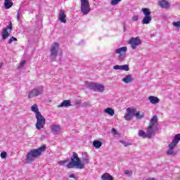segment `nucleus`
<instances>
[{"label": "nucleus", "mask_w": 180, "mask_h": 180, "mask_svg": "<svg viewBox=\"0 0 180 180\" xmlns=\"http://www.w3.org/2000/svg\"><path fill=\"white\" fill-rule=\"evenodd\" d=\"M13 29V27L12 26V21H9V25L2 30L1 37L3 40H6V39L11 36V32H12Z\"/></svg>", "instance_id": "1a4fd4ad"}, {"label": "nucleus", "mask_w": 180, "mask_h": 180, "mask_svg": "<svg viewBox=\"0 0 180 180\" xmlns=\"http://www.w3.org/2000/svg\"><path fill=\"white\" fill-rule=\"evenodd\" d=\"M124 174L127 175V176H131V175H133V172L130 170H125L124 171Z\"/></svg>", "instance_id": "2f4dec72"}, {"label": "nucleus", "mask_w": 180, "mask_h": 180, "mask_svg": "<svg viewBox=\"0 0 180 180\" xmlns=\"http://www.w3.org/2000/svg\"><path fill=\"white\" fill-rule=\"evenodd\" d=\"M111 131L114 134H117V131H116V129L112 128L111 129Z\"/></svg>", "instance_id": "a19ab883"}, {"label": "nucleus", "mask_w": 180, "mask_h": 180, "mask_svg": "<svg viewBox=\"0 0 180 180\" xmlns=\"http://www.w3.org/2000/svg\"><path fill=\"white\" fill-rule=\"evenodd\" d=\"M136 112L137 109L128 108L127 109V113L124 115L125 120H127L128 122H129V120H131V119H133V117L136 116Z\"/></svg>", "instance_id": "f8f14e48"}, {"label": "nucleus", "mask_w": 180, "mask_h": 180, "mask_svg": "<svg viewBox=\"0 0 180 180\" xmlns=\"http://www.w3.org/2000/svg\"><path fill=\"white\" fill-rule=\"evenodd\" d=\"M128 43L130 44V47L132 50H136L139 46L141 45V39L139 37H131Z\"/></svg>", "instance_id": "9b49d317"}, {"label": "nucleus", "mask_w": 180, "mask_h": 180, "mask_svg": "<svg viewBox=\"0 0 180 180\" xmlns=\"http://www.w3.org/2000/svg\"><path fill=\"white\" fill-rule=\"evenodd\" d=\"M139 137H142L143 139H148V136H147V132L143 130L139 131Z\"/></svg>", "instance_id": "c85d7f7f"}, {"label": "nucleus", "mask_w": 180, "mask_h": 180, "mask_svg": "<svg viewBox=\"0 0 180 180\" xmlns=\"http://www.w3.org/2000/svg\"><path fill=\"white\" fill-rule=\"evenodd\" d=\"M37 119V123L35 124L36 129L37 130H41L46 125V118L41 115V114H38V115H35Z\"/></svg>", "instance_id": "39448f33"}, {"label": "nucleus", "mask_w": 180, "mask_h": 180, "mask_svg": "<svg viewBox=\"0 0 180 180\" xmlns=\"http://www.w3.org/2000/svg\"><path fill=\"white\" fill-rule=\"evenodd\" d=\"M69 106H72L71 101L70 100H64L58 108H69Z\"/></svg>", "instance_id": "f3484780"}, {"label": "nucleus", "mask_w": 180, "mask_h": 180, "mask_svg": "<svg viewBox=\"0 0 180 180\" xmlns=\"http://www.w3.org/2000/svg\"><path fill=\"white\" fill-rule=\"evenodd\" d=\"M25 64H26V60H22L21 63H20L18 67V70L22 69V68L24 67Z\"/></svg>", "instance_id": "72a5a7b5"}, {"label": "nucleus", "mask_w": 180, "mask_h": 180, "mask_svg": "<svg viewBox=\"0 0 180 180\" xmlns=\"http://www.w3.org/2000/svg\"><path fill=\"white\" fill-rule=\"evenodd\" d=\"M68 162V160H61L58 162L59 165H64V164H67Z\"/></svg>", "instance_id": "c9c22d12"}, {"label": "nucleus", "mask_w": 180, "mask_h": 180, "mask_svg": "<svg viewBox=\"0 0 180 180\" xmlns=\"http://www.w3.org/2000/svg\"><path fill=\"white\" fill-rule=\"evenodd\" d=\"M19 19H20V8H19L17 13V20H19Z\"/></svg>", "instance_id": "58836bf2"}, {"label": "nucleus", "mask_w": 180, "mask_h": 180, "mask_svg": "<svg viewBox=\"0 0 180 180\" xmlns=\"http://www.w3.org/2000/svg\"><path fill=\"white\" fill-rule=\"evenodd\" d=\"M104 112L110 116H115V110L112 108H107L104 110Z\"/></svg>", "instance_id": "393cba45"}, {"label": "nucleus", "mask_w": 180, "mask_h": 180, "mask_svg": "<svg viewBox=\"0 0 180 180\" xmlns=\"http://www.w3.org/2000/svg\"><path fill=\"white\" fill-rule=\"evenodd\" d=\"M75 105H76V106H79V105H80V106H81V105H82V103L81 101H77L75 103Z\"/></svg>", "instance_id": "ea45409f"}, {"label": "nucleus", "mask_w": 180, "mask_h": 180, "mask_svg": "<svg viewBox=\"0 0 180 180\" xmlns=\"http://www.w3.org/2000/svg\"><path fill=\"white\" fill-rule=\"evenodd\" d=\"M91 105V103L89 101L84 102L81 104L82 108H86L87 106H89Z\"/></svg>", "instance_id": "7c9ffc66"}, {"label": "nucleus", "mask_w": 180, "mask_h": 180, "mask_svg": "<svg viewBox=\"0 0 180 180\" xmlns=\"http://www.w3.org/2000/svg\"><path fill=\"white\" fill-rule=\"evenodd\" d=\"M58 50H60L58 43L57 42L53 43L50 50L51 60H56V58H57V56L58 54Z\"/></svg>", "instance_id": "6e6552de"}, {"label": "nucleus", "mask_w": 180, "mask_h": 180, "mask_svg": "<svg viewBox=\"0 0 180 180\" xmlns=\"http://www.w3.org/2000/svg\"><path fill=\"white\" fill-rule=\"evenodd\" d=\"M122 2V0H111L110 5L112 6H116V5H119Z\"/></svg>", "instance_id": "c756f323"}, {"label": "nucleus", "mask_w": 180, "mask_h": 180, "mask_svg": "<svg viewBox=\"0 0 180 180\" xmlns=\"http://www.w3.org/2000/svg\"><path fill=\"white\" fill-rule=\"evenodd\" d=\"M13 41H18V39L15 37H12L8 40V44H11Z\"/></svg>", "instance_id": "473e14b6"}, {"label": "nucleus", "mask_w": 180, "mask_h": 180, "mask_svg": "<svg viewBox=\"0 0 180 180\" xmlns=\"http://www.w3.org/2000/svg\"><path fill=\"white\" fill-rule=\"evenodd\" d=\"M67 15H65V11L64 10H60L58 19L61 23H67Z\"/></svg>", "instance_id": "4468645a"}, {"label": "nucleus", "mask_w": 180, "mask_h": 180, "mask_svg": "<svg viewBox=\"0 0 180 180\" xmlns=\"http://www.w3.org/2000/svg\"><path fill=\"white\" fill-rule=\"evenodd\" d=\"M13 6V2L11 0H4V8L11 9Z\"/></svg>", "instance_id": "4be33fe9"}, {"label": "nucleus", "mask_w": 180, "mask_h": 180, "mask_svg": "<svg viewBox=\"0 0 180 180\" xmlns=\"http://www.w3.org/2000/svg\"><path fill=\"white\" fill-rule=\"evenodd\" d=\"M124 146H125V147H127V144H124Z\"/></svg>", "instance_id": "de8ad7c7"}, {"label": "nucleus", "mask_w": 180, "mask_h": 180, "mask_svg": "<svg viewBox=\"0 0 180 180\" xmlns=\"http://www.w3.org/2000/svg\"><path fill=\"white\" fill-rule=\"evenodd\" d=\"M139 15H134L132 17V20H134V22H137V20H139Z\"/></svg>", "instance_id": "e433bc0d"}, {"label": "nucleus", "mask_w": 180, "mask_h": 180, "mask_svg": "<svg viewBox=\"0 0 180 180\" xmlns=\"http://www.w3.org/2000/svg\"><path fill=\"white\" fill-rule=\"evenodd\" d=\"M127 52V46H122L121 48L117 49L115 51V54H119L118 60L120 62L124 61V58H126Z\"/></svg>", "instance_id": "423d86ee"}, {"label": "nucleus", "mask_w": 180, "mask_h": 180, "mask_svg": "<svg viewBox=\"0 0 180 180\" xmlns=\"http://www.w3.org/2000/svg\"><path fill=\"white\" fill-rule=\"evenodd\" d=\"M47 150V146L46 145H42L40 148L37 149H32L30 150L26 155L27 162H33L37 158L41 155V153H44Z\"/></svg>", "instance_id": "f03ea898"}, {"label": "nucleus", "mask_w": 180, "mask_h": 180, "mask_svg": "<svg viewBox=\"0 0 180 180\" xmlns=\"http://www.w3.org/2000/svg\"><path fill=\"white\" fill-rule=\"evenodd\" d=\"M180 141V134H177L174 136V139L172 141L170 144L176 146H178V143Z\"/></svg>", "instance_id": "412c9836"}, {"label": "nucleus", "mask_w": 180, "mask_h": 180, "mask_svg": "<svg viewBox=\"0 0 180 180\" xmlns=\"http://www.w3.org/2000/svg\"><path fill=\"white\" fill-rule=\"evenodd\" d=\"M123 29H124V32H126V24H124Z\"/></svg>", "instance_id": "37998d69"}, {"label": "nucleus", "mask_w": 180, "mask_h": 180, "mask_svg": "<svg viewBox=\"0 0 180 180\" xmlns=\"http://www.w3.org/2000/svg\"><path fill=\"white\" fill-rule=\"evenodd\" d=\"M60 130L61 127H60V125L53 124L51 126V131H52L53 134H58Z\"/></svg>", "instance_id": "dca6fc26"}, {"label": "nucleus", "mask_w": 180, "mask_h": 180, "mask_svg": "<svg viewBox=\"0 0 180 180\" xmlns=\"http://www.w3.org/2000/svg\"><path fill=\"white\" fill-rule=\"evenodd\" d=\"M69 178H74L75 179V175H74V174H71L69 175Z\"/></svg>", "instance_id": "79ce46f5"}, {"label": "nucleus", "mask_w": 180, "mask_h": 180, "mask_svg": "<svg viewBox=\"0 0 180 180\" xmlns=\"http://www.w3.org/2000/svg\"><path fill=\"white\" fill-rule=\"evenodd\" d=\"M0 155L1 158H6L7 155L6 152H2Z\"/></svg>", "instance_id": "4c0bfd02"}, {"label": "nucleus", "mask_w": 180, "mask_h": 180, "mask_svg": "<svg viewBox=\"0 0 180 180\" xmlns=\"http://www.w3.org/2000/svg\"><path fill=\"white\" fill-rule=\"evenodd\" d=\"M114 70H122V71H129V65H116L113 66Z\"/></svg>", "instance_id": "2eb2a0df"}, {"label": "nucleus", "mask_w": 180, "mask_h": 180, "mask_svg": "<svg viewBox=\"0 0 180 180\" xmlns=\"http://www.w3.org/2000/svg\"><path fill=\"white\" fill-rule=\"evenodd\" d=\"M148 100L150 101V103H152V105H157V103H160V98L154 96H150L148 97Z\"/></svg>", "instance_id": "aec40b11"}, {"label": "nucleus", "mask_w": 180, "mask_h": 180, "mask_svg": "<svg viewBox=\"0 0 180 180\" xmlns=\"http://www.w3.org/2000/svg\"><path fill=\"white\" fill-rule=\"evenodd\" d=\"M71 161L67 165V168H74L77 167L79 169H84L85 168V164H89V155L86 152L82 153V161L81 162V159L78 157L77 153L73 152V155L70 158Z\"/></svg>", "instance_id": "f257e3e1"}, {"label": "nucleus", "mask_w": 180, "mask_h": 180, "mask_svg": "<svg viewBox=\"0 0 180 180\" xmlns=\"http://www.w3.org/2000/svg\"><path fill=\"white\" fill-rule=\"evenodd\" d=\"M158 131V117L154 115L150 122L149 125L147 127L146 133L148 139H151L155 136V133Z\"/></svg>", "instance_id": "7ed1b4c3"}, {"label": "nucleus", "mask_w": 180, "mask_h": 180, "mask_svg": "<svg viewBox=\"0 0 180 180\" xmlns=\"http://www.w3.org/2000/svg\"><path fill=\"white\" fill-rule=\"evenodd\" d=\"M31 110L32 112H34V113H35V116L41 114L40 111H39V107H37V104H34L33 105H32Z\"/></svg>", "instance_id": "5701e85b"}, {"label": "nucleus", "mask_w": 180, "mask_h": 180, "mask_svg": "<svg viewBox=\"0 0 180 180\" xmlns=\"http://www.w3.org/2000/svg\"><path fill=\"white\" fill-rule=\"evenodd\" d=\"M43 92H44V87L43 86H39L37 88L32 89L28 94L27 98L29 99H32V98L43 95Z\"/></svg>", "instance_id": "20e7f679"}, {"label": "nucleus", "mask_w": 180, "mask_h": 180, "mask_svg": "<svg viewBox=\"0 0 180 180\" xmlns=\"http://www.w3.org/2000/svg\"><path fill=\"white\" fill-rule=\"evenodd\" d=\"M146 180H155V178H151V179H147Z\"/></svg>", "instance_id": "a18cd8bd"}, {"label": "nucleus", "mask_w": 180, "mask_h": 180, "mask_svg": "<svg viewBox=\"0 0 180 180\" xmlns=\"http://www.w3.org/2000/svg\"><path fill=\"white\" fill-rule=\"evenodd\" d=\"M142 12L145 15L144 18L142 20L143 25H148L151 22V11L148 8H142Z\"/></svg>", "instance_id": "9d476101"}, {"label": "nucleus", "mask_w": 180, "mask_h": 180, "mask_svg": "<svg viewBox=\"0 0 180 180\" xmlns=\"http://www.w3.org/2000/svg\"><path fill=\"white\" fill-rule=\"evenodd\" d=\"M120 143H122V144H124V141H120Z\"/></svg>", "instance_id": "49530a36"}, {"label": "nucleus", "mask_w": 180, "mask_h": 180, "mask_svg": "<svg viewBox=\"0 0 180 180\" xmlns=\"http://www.w3.org/2000/svg\"><path fill=\"white\" fill-rule=\"evenodd\" d=\"M135 117L138 120L143 119V117H144V112H140V111H138V112L136 111V112L135 114Z\"/></svg>", "instance_id": "cd10ccee"}, {"label": "nucleus", "mask_w": 180, "mask_h": 180, "mask_svg": "<svg viewBox=\"0 0 180 180\" xmlns=\"http://www.w3.org/2000/svg\"><path fill=\"white\" fill-rule=\"evenodd\" d=\"M89 87L90 89H93V91H95L96 92H103V91H105V86L101 84L90 83L89 84Z\"/></svg>", "instance_id": "ddd939ff"}, {"label": "nucleus", "mask_w": 180, "mask_h": 180, "mask_svg": "<svg viewBox=\"0 0 180 180\" xmlns=\"http://www.w3.org/2000/svg\"><path fill=\"white\" fill-rule=\"evenodd\" d=\"M4 65V63H0V70H1V68H2V66Z\"/></svg>", "instance_id": "c03bdc74"}, {"label": "nucleus", "mask_w": 180, "mask_h": 180, "mask_svg": "<svg viewBox=\"0 0 180 180\" xmlns=\"http://www.w3.org/2000/svg\"><path fill=\"white\" fill-rule=\"evenodd\" d=\"M81 12L83 15H88L91 12V6L89 5V1L81 0Z\"/></svg>", "instance_id": "0eeeda50"}, {"label": "nucleus", "mask_w": 180, "mask_h": 180, "mask_svg": "<svg viewBox=\"0 0 180 180\" xmlns=\"http://www.w3.org/2000/svg\"><path fill=\"white\" fill-rule=\"evenodd\" d=\"M172 24L174 27H180V21L174 22Z\"/></svg>", "instance_id": "f704fd0d"}, {"label": "nucleus", "mask_w": 180, "mask_h": 180, "mask_svg": "<svg viewBox=\"0 0 180 180\" xmlns=\"http://www.w3.org/2000/svg\"><path fill=\"white\" fill-rule=\"evenodd\" d=\"M102 180H113V176H112L109 173H105L101 176Z\"/></svg>", "instance_id": "a878e982"}, {"label": "nucleus", "mask_w": 180, "mask_h": 180, "mask_svg": "<svg viewBox=\"0 0 180 180\" xmlns=\"http://www.w3.org/2000/svg\"><path fill=\"white\" fill-rule=\"evenodd\" d=\"M159 5L160 6V7L162 8V9H167V8H169V6H170L169 2H168L166 0L160 1Z\"/></svg>", "instance_id": "6ab92c4d"}, {"label": "nucleus", "mask_w": 180, "mask_h": 180, "mask_svg": "<svg viewBox=\"0 0 180 180\" xmlns=\"http://www.w3.org/2000/svg\"><path fill=\"white\" fill-rule=\"evenodd\" d=\"M131 81H133V77H131V75H128L122 79V82L125 84H130Z\"/></svg>", "instance_id": "b1692460"}, {"label": "nucleus", "mask_w": 180, "mask_h": 180, "mask_svg": "<svg viewBox=\"0 0 180 180\" xmlns=\"http://www.w3.org/2000/svg\"><path fill=\"white\" fill-rule=\"evenodd\" d=\"M93 146L95 148H101V147H102V142H101V141L96 140L93 142Z\"/></svg>", "instance_id": "bb28decb"}, {"label": "nucleus", "mask_w": 180, "mask_h": 180, "mask_svg": "<svg viewBox=\"0 0 180 180\" xmlns=\"http://www.w3.org/2000/svg\"><path fill=\"white\" fill-rule=\"evenodd\" d=\"M175 146L172 145V143L169 144V149L167 150L166 154L168 155H175L176 153L174 152V148H175Z\"/></svg>", "instance_id": "a211bd4d"}]
</instances>
